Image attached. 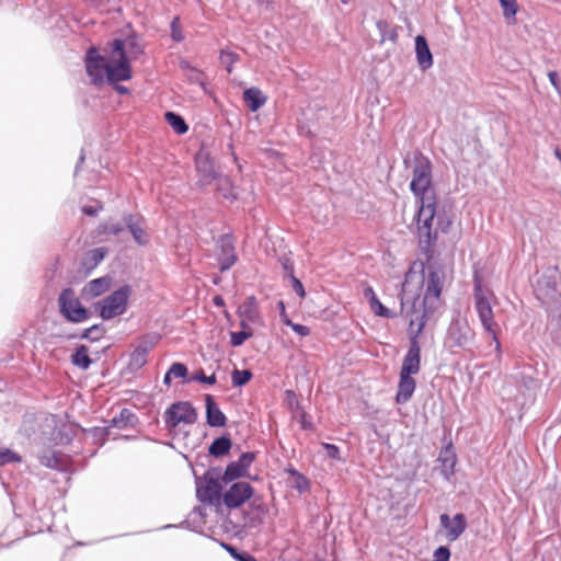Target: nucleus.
I'll return each instance as SVG.
<instances>
[{"instance_id": "obj_45", "label": "nucleus", "mask_w": 561, "mask_h": 561, "mask_svg": "<svg viewBox=\"0 0 561 561\" xmlns=\"http://www.w3.org/2000/svg\"><path fill=\"white\" fill-rule=\"evenodd\" d=\"M171 37L174 42H182L184 34L182 32L179 18H174L171 22Z\"/></svg>"}, {"instance_id": "obj_46", "label": "nucleus", "mask_w": 561, "mask_h": 561, "mask_svg": "<svg viewBox=\"0 0 561 561\" xmlns=\"http://www.w3.org/2000/svg\"><path fill=\"white\" fill-rule=\"evenodd\" d=\"M278 262L279 264L282 265V268L284 270L285 272V276L290 278L291 275H295V272H294V262L291 261V259L287 255H282L279 259H278Z\"/></svg>"}, {"instance_id": "obj_13", "label": "nucleus", "mask_w": 561, "mask_h": 561, "mask_svg": "<svg viewBox=\"0 0 561 561\" xmlns=\"http://www.w3.org/2000/svg\"><path fill=\"white\" fill-rule=\"evenodd\" d=\"M159 339L158 334H148L140 339L138 345L130 354L129 367L131 369L138 370L147 364L148 354L157 345Z\"/></svg>"}, {"instance_id": "obj_55", "label": "nucleus", "mask_w": 561, "mask_h": 561, "mask_svg": "<svg viewBox=\"0 0 561 561\" xmlns=\"http://www.w3.org/2000/svg\"><path fill=\"white\" fill-rule=\"evenodd\" d=\"M548 78H549V81L551 83V85L557 90V91H560V80H559V75L557 71H550L548 73Z\"/></svg>"}, {"instance_id": "obj_20", "label": "nucleus", "mask_w": 561, "mask_h": 561, "mask_svg": "<svg viewBox=\"0 0 561 561\" xmlns=\"http://www.w3.org/2000/svg\"><path fill=\"white\" fill-rule=\"evenodd\" d=\"M415 56L421 70L426 71L433 66V55L423 35L415 37Z\"/></svg>"}, {"instance_id": "obj_34", "label": "nucleus", "mask_w": 561, "mask_h": 561, "mask_svg": "<svg viewBox=\"0 0 561 561\" xmlns=\"http://www.w3.org/2000/svg\"><path fill=\"white\" fill-rule=\"evenodd\" d=\"M125 224L118 221H104L99 225L98 233L106 236H117L125 229Z\"/></svg>"}, {"instance_id": "obj_41", "label": "nucleus", "mask_w": 561, "mask_h": 561, "mask_svg": "<svg viewBox=\"0 0 561 561\" xmlns=\"http://www.w3.org/2000/svg\"><path fill=\"white\" fill-rule=\"evenodd\" d=\"M501 7L503 9V15L506 20L514 19L517 11L518 5L516 0H499Z\"/></svg>"}, {"instance_id": "obj_8", "label": "nucleus", "mask_w": 561, "mask_h": 561, "mask_svg": "<svg viewBox=\"0 0 561 561\" xmlns=\"http://www.w3.org/2000/svg\"><path fill=\"white\" fill-rule=\"evenodd\" d=\"M131 294L129 285H123L111 295L95 304L100 311V317L104 320H111L117 316L124 314L127 309L128 298Z\"/></svg>"}, {"instance_id": "obj_58", "label": "nucleus", "mask_w": 561, "mask_h": 561, "mask_svg": "<svg viewBox=\"0 0 561 561\" xmlns=\"http://www.w3.org/2000/svg\"><path fill=\"white\" fill-rule=\"evenodd\" d=\"M114 84V89L115 91L118 93V94H128L129 93V89L124 87V85H119L117 83H113Z\"/></svg>"}, {"instance_id": "obj_27", "label": "nucleus", "mask_w": 561, "mask_h": 561, "mask_svg": "<svg viewBox=\"0 0 561 561\" xmlns=\"http://www.w3.org/2000/svg\"><path fill=\"white\" fill-rule=\"evenodd\" d=\"M232 442L228 435L216 438L209 446L208 453L214 457H221L229 453Z\"/></svg>"}, {"instance_id": "obj_2", "label": "nucleus", "mask_w": 561, "mask_h": 561, "mask_svg": "<svg viewBox=\"0 0 561 561\" xmlns=\"http://www.w3.org/2000/svg\"><path fill=\"white\" fill-rule=\"evenodd\" d=\"M85 70L94 85L118 83L131 78V67L125 51L122 38H115L111 44L110 56L105 57L95 47H90L84 57Z\"/></svg>"}, {"instance_id": "obj_33", "label": "nucleus", "mask_w": 561, "mask_h": 561, "mask_svg": "<svg viewBox=\"0 0 561 561\" xmlns=\"http://www.w3.org/2000/svg\"><path fill=\"white\" fill-rule=\"evenodd\" d=\"M196 168L206 183H209L217 176L213 163L208 159L197 158Z\"/></svg>"}, {"instance_id": "obj_36", "label": "nucleus", "mask_w": 561, "mask_h": 561, "mask_svg": "<svg viewBox=\"0 0 561 561\" xmlns=\"http://www.w3.org/2000/svg\"><path fill=\"white\" fill-rule=\"evenodd\" d=\"M253 377V374L249 369H234L231 374V381L234 387H242L247 385Z\"/></svg>"}, {"instance_id": "obj_51", "label": "nucleus", "mask_w": 561, "mask_h": 561, "mask_svg": "<svg viewBox=\"0 0 561 561\" xmlns=\"http://www.w3.org/2000/svg\"><path fill=\"white\" fill-rule=\"evenodd\" d=\"M103 209V204L99 201L95 205H85L81 208L82 213L87 216L94 217Z\"/></svg>"}, {"instance_id": "obj_50", "label": "nucleus", "mask_w": 561, "mask_h": 561, "mask_svg": "<svg viewBox=\"0 0 561 561\" xmlns=\"http://www.w3.org/2000/svg\"><path fill=\"white\" fill-rule=\"evenodd\" d=\"M293 486L299 492H304L309 489L310 483L309 480L302 473H300L298 477L294 478Z\"/></svg>"}, {"instance_id": "obj_39", "label": "nucleus", "mask_w": 561, "mask_h": 561, "mask_svg": "<svg viewBox=\"0 0 561 561\" xmlns=\"http://www.w3.org/2000/svg\"><path fill=\"white\" fill-rule=\"evenodd\" d=\"M104 328L102 327V324H94L88 329H85L82 334H81V339H84V340H89V341H99L102 335L104 334Z\"/></svg>"}, {"instance_id": "obj_11", "label": "nucleus", "mask_w": 561, "mask_h": 561, "mask_svg": "<svg viewBox=\"0 0 561 561\" xmlns=\"http://www.w3.org/2000/svg\"><path fill=\"white\" fill-rule=\"evenodd\" d=\"M254 489L245 481L234 482L222 495V502L228 508H238L252 495Z\"/></svg>"}, {"instance_id": "obj_49", "label": "nucleus", "mask_w": 561, "mask_h": 561, "mask_svg": "<svg viewBox=\"0 0 561 561\" xmlns=\"http://www.w3.org/2000/svg\"><path fill=\"white\" fill-rule=\"evenodd\" d=\"M434 561H449L450 550L446 546H439L434 551Z\"/></svg>"}, {"instance_id": "obj_9", "label": "nucleus", "mask_w": 561, "mask_h": 561, "mask_svg": "<svg viewBox=\"0 0 561 561\" xmlns=\"http://www.w3.org/2000/svg\"><path fill=\"white\" fill-rule=\"evenodd\" d=\"M59 311L69 322L81 323L90 318V312L84 308L72 288H64L58 297Z\"/></svg>"}, {"instance_id": "obj_25", "label": "nucleus", "mask_w": 561, "mask_h": 561, "mask_svg": "<svg viewBox=\"0 0 561 561\" xmlns=\"http://www.w3.org/2000/svg\"><path fill=\"white\" fill-rule=\"evenodd\" d=\"M243 100L251 112H256L265 104L266 96L260 89L252 87L244 90Z\"/></svg>"}, {"instance_id": "obj_19", "label": "nucleus", "mask_w": 561, "mask_h": 561, "mask_svg": "<svg viewBox=\"0 0 561 561\" xmlns=\"http://www.w3.org/2000/svg\"><path fill=\"white\" fill-rule=\"evenodd\" d=\"M206 422L211 427H221L227 423V417L219 409L211 394L205 396Z\"/></svg>"}, {"instance_id": "obj_38", "label": "nucleus", "mask_w": 561, "mask_h": 561, "mask_svg": "<svg viewBox=\"0 0 561 561\" xmlns=\"http://www.w3.org/2000/svg\"><path fill=\"white\" fill-rule=\"evenodd\" d=\"M122 41L125 43V51L128 58H136L138 55L142 53V47L138 43L136 37H127L126 39Z\"/></svg>"}, {"instance_id": "obj_35", "label": "nucleus", "mask_w": 561, "mask_h": 561, "mask_svg": "<svg viewBox=\"0 0 561 561\" xmlns=\"http://www.w3.org/2000/svg\"><path fill=\"white\" fill-rule=\"evenodd\" d=\"M537 285H538L539 290L546 289L545 295L547 297L552 298L553 294L557 293V288H556L557 283L554 280L553 276H548V275L541 276L537 282Z\"/></svg>"}, {"instance_id": "obj_17", "label": "nucleus", "mask_w": 561, "mask_h": 561, "mask_svg": "<svg viewBox=\"0 0 561 561\" xmlns=\"http://www.w3.org/2000/svg\"><path fill=\"white\" fill-rule=\"evenodd\" d=\"M123 221L126 228L129 230L133 236L135 242L139 245H146L149 242L148 234L144 227V218L140 216H136L133 214H125L123 216Z\"/></svg>"}, {"instance_id": "obj_44", "label": "nucleus", "mask_w": 561, "mask_h": 561, "mask_svg": "<svg viewBox=\"0 0 561 561\" xmlns=\"http://www.w3.org/2000/svg\"><path fill=\"white\" fill-rule=\"evenodd\" d=\"M106 249L105 248H96L89 252V261L92 263L93 266H96L100 264L103 259L106 255Z\"/></svg>"}, {"instance_id": "obj_59", "label": "nucleus", "mask_w": 561, "mask_h": 561, "mask_svg": "<svg viewBox=\"0 0 561 561\" xmlns=\"http://www.w3.org/2000/svg\"><path fill=\"white\" fill-rule=\"evenodd\" d=\"M285 472H286L288 476L293 477V478H296V477H298V476L300 474V472H299L297 469H295L293 466H288V467L285 469Z\"/></svg>"}, {"instance_id": "obj_18", "label": "nucleus", "mask_w": 561, "mask_h": 561, "mask_svg": "<svg viewBox=\"0 0 561 561\" xmlns=\"http://www.w3.org/2000/svg\"><path fill=\"white\" fill-rule=\"evenodd\" d=\"M112 279L108 276L99 277L84 285L81 296L84 300H92L105 294L111 287Z\"/></svg>"}, {"instance_id": "obj_16", "label": "nucleus", "mask_w": 561, "mask_h": 561, "mask_svg": "<svg viewBox=\"0 0 561 561\" xmlns=\"http://www.w3.org/2000/svg\"><path fill=\"white\" fill-rule=\"evenodd\" d=\"M440 526L446 530V538L449 541L457 540L467 528V519L462 513L456 514L450 518L447 514L439 516Z\"/></svg>"}, {"instance_id": "obj_28", "label": "nucleus", "mask_w": 561, "mask_h": 561, "mask_svg": "<svg viewBox=\"0 0 561 561\" xmlns=\"http://www.w3.org/2000/svg\"><path fill=\"white\" fill-rule=\"evenodd\" d=\"M38 459L42 466L50 469L59 470L64 466L61 454L56 450H45Z\"/></svg>"}, {"instance_id": "obj_42", "label": "nucleus", "mask_w": 561, "mask_h": 561, "mask_svg": "<svg viewBox=\"0 0 561 561\" xmlns=\"http://www.w3.org/2000/svg\"><path fill=\"white\" fill-rule=\"evenodd\" d=\"M22 458L19 454L15 451L9 449V448H1L0 449V466H4L7 463L12 462H21Z\"/></svg>"}, {"instance_id": "obj_56", "label": "nucleus", "mask_w": 561, "mask_h": 561, "mask_svg": "<svg viewBox=\"0 0 561 561\" xmlns=\"http://www.w3.org/2000/svg\"><path fill=\"white\" fill-rule=\"evenodd\" d=\"M554 340L559 345H561V313L558 316Z\"/></svg>"}, {"instance_id": "obj_15", "label": "nucleus", "mask_w": 561, "mask_h": 561, "mask_svg": "<svg viewBox=\"0 0 561 561\" xmlns=\"http://www.w3.org/2000/svg\"><path fill=\"white\" fill-rule=\"evenodd\" d=\"M218 265L220 272L230 270L237 262L238 257L234 251L233 239L230 234L221 236L218 241Z\"/></svg>"}, {"instance_id": "obj_31", "label": "nucleus", "mask_w": 561, "mask_h": 561, "mask_svg": "<svg viewBox=\"0 0 561 561\" xmlns=\"http://www.w3.org/2000/svg\"><path fill=\"white\" fill-rule=\"evenodd\" d=\"M216 188L226 199L233 201L237 195L233 192L231 181L228 176H216Z\"/></svg>"}, {"instance_id": "obj_47", "label": "nucleus", "mask_w": 561, "mask_h": 561, "mask_svg": "<svg viewBox=\"0 0 561 561\" xmlns=\"http://www.w3.org/2000/svg\"><path fill=\"white\" fill-rule=\"evenodd\" d=\"M170 374L176 378H184L187 376L188 370L187 367L182 363H173L169 368Z\"/></svg>"}, {"instance_id": "obj_54", "label": "nucleus", "mask_w": 561, "mask_h": 561, "mask_svg": "<svg viewBox=\"0 0 561 561\" xmlns=\"http://www.w3.org/2000/svg\"><path fill=\"white\" fill-rule=\"evenodd\" d=\"M293 331L296 332L300 336H308L310 334V329L307 325L295 323L291 327Z\"/></svg>"}, {"instance_id": "obj_10", "label": "nucleus", "mask_w": 561, "mask_h": 561, "mask_svg": "<svg viewBox=\"0 0 561 561\" xmlns=\"http://www.w3.org/2000/svg\"><path fill=\"white\" fill-rule=\"evenodd\" d=\"M165 427L171 431L180 423L194 424L197 421L196 409L188 401L172 403L163 415Z\"/></svg>"}, {"instance_id": "obj_37", "label": "nucleus", "mask_w": 561, "mask_h": 561, "mask_svg": "<svg viewBox=\"0 0 561 561\" xmlns=\"http://www.w3.org/2000/svg\"><path fill=\"white\" fill-rule=\"evenodd\" d=\"M219 58L228 73L232 72V66L240 59L237 53L229 49H221Z\"/></svg>"}, {"instance_id": "obj_29", "label": "nucleus", "mask_w": 561, "mask_h": 561, "mask_svg": "<svg viewBox=\"0 0 561 561\" xmlns=\"http://www.w3.org/2000/svg\"><path fill=\"white\" fill-rule=\"evenodd\" d=\"M377 30L380 34V41L381 43L386 41H390L392 43H396L398 39V26H392L390 23L386 20H378L376 23Z\"/></svg>"}, {"instance_id": "obj_4", "label": "nucleus", "mask_w": 561, "mask_h": 561, "mask_svg": "<svg viewBox=\"0 0 561 561\" xmlns=\"http://www.w3.org/2000/svg\"><path fill=\"white\" fill-rule=\"evenodd\" d=\"M494 298V294L491 289L483 287L482 280L478 272L473 274V301L474 310L479 317L481 325L485 333L492 336L495 343L496 351L501 350V343L497 334L500 331L499 323L494 320L493 308L491 306V299Z\"/></svg>"}, {"instance_id": "obj_61", "label": "nucleus", "mask_w": 561, "mask_h": 561, "mask_svg": "<svg viewBox=\"0 0 561 561\" xmlns=\"http://www.w3.org/2000/svg\"><path fill=\"white\" fill-rule=\"evenodd\" d=\"M172 374H170V371L168 370L164 375V378H163V383L165 386H170L171 385V381H172Z\"/></svg>"}, {"instance_id": "obj_12", "label": "nucleus", "mask_w": 561, "mask_h": 561, "mask_svg": "<svg viewBox=\"0 0 561 561\" xmlns=\"http://www.w3.org/2000/svg\"><path fill=\"white\" fill-rule=\"evenodd\" d=\"M222 486L217 478L211 477L209 473L204 476V483H197L196 496L199 502L209 505L219 503L221 499Z\"/></svg>"}, {"instance_id": "obj_23", "label": "nucleus", "mask_w": 561, "mask_h": 561, "mask_svg": "<svg viewBox=\"0 0 561 561\" xmlns=\"http://www.w3.org/2000/svg\"><path fill=\"white\" fill-rule=\"evenodd\" d=\"M364 297L368 300L370 309L376 316L387 319L396 317L394 312H392L390 309H388L380 302L371 287H367L364 289Z\"/></svg>"}, {"instance_id": "obj_48", "label": "nucleus", "mask_w": 561, "mask_h": 561, "mask_svg": "<svg viewBox=\"0 0 561 561\" xmlns=\"http://www.w3.org/2000/svg\"><path fill=\"white\" fill-rule=\"evenodd\" d=\"M322 447L327 451V456L330 459H334V460H340L341 459V451H340V448L336 445L330 444V443H322Z\"/></svg>"}, {"instance_id": "obj_1", "label": "nucleus", "mask_w": 561, "mask_h": 561, "mask_svg": "<svg viewBox=\"0 0 561 561\" xmlns=\"http://www.w3.org/2000/svg\"><path fill=\"white\" fill-rule=\"evenodd\" d=\"M425 255V262L422 264L421 285L424 288L423 299L420 295H413L411 284L416 274L409 272L402 284L400 294L401 314L409 320L417 318L427 323L431 316L440 305V294L446 279V268L434 257V252Z\"/></svg>"}, {"instance_id": "obj_57", "label": "nucleus", "mask_w": 561, "mask_h": 561, "mask_svg": "<svg viewBox=\"0 0 561 561\" xmlns=\"http://www.w3.org/2000/svg\"><path fill=\"white\" fill-rule=\"evenodd\" d=\"M238 561H257V559L248 552H242Z\"/></svg>"}, {"instance_id": "obj_53", "label": "nucleus", "mask_w": 561, "mask_h": 561, "mask_svg": "<svg viewBox=\"0 0 561 561\" xmlns=\"http://www.w3.org/2000/svg\"><path fill=\"white\" fill-rule=\"evenodd\" d=\"M220 546L236 560H238L241 557L242 552H239L237 548L227 543V542H220Z\"/></svg>"}, {"instance_id": "obj_22", "label": "nucleus", "mask_w": 561, "mask_h": 561, "mask_svg": "<svg viewBox=\"0 0 561 561\" xmlns=\"http://www.w3.org/2000/svg\"><path fill=\"white\" fill-rule=\"evenodd\" d=\"M238 316L240 319L249 320L251 323H255L259 320V307L254 296H249L238 308Z\"/></svg>"}, {"instance_id": "obj_24", "label": "nucleus", "mask_w": 561, "mask_h": 561, "mask_svg": "<svg viewBox=\"0 0 561 561\" xmlns=\"http://www.w3.org/2000/svg\"><path fill=\"white\" fill-rule=\"evenodd\" d=\"M438 460L442 463V474L445 479H449L455 472L456 454L450 447L440 450Z\"/></svg>"}, {"instance_id": "obj_32", "label": "nucleus", "mask_w": 561, "mask_h": 561, "mask_svg": "<svg viewBox=\"0 0 561 561\" xmlns=\"http://www.w3.org/2000/svg\"><path fill=\"white\" fill-rule=\"evenodd\" d=\"M164 118L167 123L176 131L178 134L182 135L185 134L188 130V126L185 123L184 118L174 112H167L164 114Z\"/></svg>"}, {"instance_id": "obj_43", "label": "nucleus", "mask_w": 561, "mask_h": 561, "mask_svg": "<svg viewBox=\"0 0 561 561\" xmlns=\"http://www.w3.org/2000/svg\"><path fill=\"white\" fill-rule=\"evenodd\" d=\"M190 381H197L207 385H215L217 381L216 375L206 376L203 369H199L191 376Z\"/></svg>"}, {"instance_id": "obj_60", "label": "nucleus", "mask_w": 561, "mask_h": 561, "mask_svg": "<svg viewBox=\"0 0 561 561\" xmlns=\"http://www.w3.org/2000/svg\"><path fill=\"white\" fill-rule=\"evenodd\" d=\"M280 317H282V321H283V323H284L285 325H287V327H290V328H291V327L295 324V322H293V321L287 317V314H286V313H283Z\"/></svg>"}, {"instance_id": "obj_6", "label": "nucleus", "mask_w": 561, "mask_h": 561, "mask_svg": "<svg viewBox=\"0 0 561 561\" xmlns=\"http://www.w3.org/2000/svg\"><path fill=\"white\" fill-rule=\"evenodd\" d=\"M425 325L426 323L419 320L417 318L409 320V348L405 356L403 357L402 366L400 369V374L402 375L412 376L420 371L421 346L419 339Z\"/></svg>"}, {"instance_id": "obj_52", "label": "nucleus", "mask_w": 561, "mask_h": 561, "mask_svg": "<svg viewBox=\"0 0 561 561\" xmlns=\"http://www.w3.org/2000/svg\"><path fill=\"white\" fill-rule=\"evenodd\" d=\"M289 279L291 282V286H293L294 291L300 298H304L306 296V291H305L302 283L295 275H291V277Z\"/></svg>"}, {"instance_id": "obj_7", "label": "nucleus", "mask_w": 561, "mask_h": 561, "mask_svg": "<svg viewBox=\"0 0 561 561\" xmlns=\"http://www.w3.org/2000/svg\"><path fill=\"white\" fill-rule=\"evenodd\" d=\"M474 336L476 333L468 320L457 312L447 328L444 345L450 351L454 348L468 350L472 345Z\"/></svg>"}, {"instance_id": "obj_40", "label": "nucleus", "mask_w": 561, "mask_h": 561, "mask_svg": "<svg viewBox=\"0 0 561 561\" xmlns=\"http://www.w3.org/2000/svg\"><path fill=\"white\" fill-rule=\"evenodd\" d=\"M252 335H253L252 330H241L239 332H230V344L233 347L241 346Z\"/></svg>"}, {"instance_id": "obj_21", "label": "nucleus", "mask_w": 561, "mask_h": 561, "mask_svg": "<svg viewBox=\"0 0 561 561\" xmlns=\"http://www.w3.org/2000/svg\"><path fill=\"white\" fill-rule=\"evenodd\" d=\"M416 382L412 376L400 374L396 402L403 404L408 402L415 391Z\"/></svg>"}, {"instance_id": "obj_3", "label": "nucleus", "mask_w": 561, "mask_h": 561, "mask_svg": "<svg viewBox=\"0 0 561 561\" xmlns=\"http://www.w3.org/2000/svg\"><path fill=\"white\" fill-rule=\"evenodd\" d=\"M416 234L423 254L434 252L438 232L447 233L453 225V218L446 211H437V199L425 198L417 202Z\"/></svg>"}, {"instance_id": "obj_64", "label": "nucleus", "mask_w": 561, "mask_h": 561, "mask_svg": "<svg viewBox=\"0 0 561 561\" xmlns=\"http://www.w3.org/2000/svg\"><path fill=\"white\" fill-rule=\"evenodd\" d=\"M214 304H215L216 306H224V299H222V297H220V296H216V297L214 298Z\"/></svg>"}, {"instance_id": "obj_5", "label": "nucleus", "mask_w": 561, "mask_h": 561, "mask_svg": "<svg viewBox=\"0 0 561 561\" xmlns=\"http://www.w3.org/2000/svg\"><path fill=\"white\" fill-rule=\"evenodd\" d=\"M410 190L415 196L416 203L425 201V198L436 199L435 191L432 187V163L422 153L414 157Z\"/></svg>"}, {"instance_id": "obj_26", "label": "nucleus", "mask_w": 561, "mask_h": 561, "mask_svg": "<svg viewBox=\"0 0 561 561\" xmlns=\"http://www.w3.org/2000/svg\"><path fill=\"white\" fill-rule=\"evenodd\" d=\"M138 419L134 412L129 409H122L118 415H115L111 420V425L113 427L124 430L127 427H133L137 424Z\"/></svg>"}, {"instance_id": "obj_14", "label": "nucleus", "mask_w": 561, "mask_h": 561, "mask_svg": "<svg viewBox=\"0 0 561 561\" xmlns=\"http://www.w3.org/2000/svg\"><path fill=\"white\" fill-rule=\"evenodd\" d=\"M255 459V454L252 451H247L241 454L237 461L230 462L224 472L222 481L230 482L236 479L247 477L250 466Z\"/></svg>"}, {"instance_id": "obj_62", "label": "nucleus", "mask_w": 561, "mask_h": 561, "mask_svg": "<svg viewBox=\"0 0 561 561\" xmlns=\"http://www.w3.org/2000/svg\"><path fill=\"white\" fill-rule=\"evenodd\" d=\"M249 323H251L249 320L240 319V327L242 328V330H251L249 328Z\"/></svg>"}, {"instance_id": "obj_63", "label": "nucleus", "mask_w": 561, "mask_h": 561, "mask_svg": "<svg viewBox=\"0 0 561 561\" xmlns=\"http://www.w3.org/2000/svg\"><path fill=\"white\" fill-rule=\"evenodd\" d=\"M84 159H85L84 152H83V150H81V154L79 157V161H78V164H77L76 170H75L76 173L78 172L79 165L81 163H83Z\"/></svg>"}, {"instance_id": "obj_30", "label": "nucleus", "mask_w": 561, "mask_h": 561, "mask_svg": "<svg viewBox=\"0 0 561 561\" xmlns=\"http://www.w3.org/2000/svg\"><path fill=\"white\" fill-rule=\"evenodd\" d=\"M71 362L75 366L85 370L91 365V359L89 357V351L85 345H80L76 348L75 353L71 355Z\"/></svg>"}]
</instances>
